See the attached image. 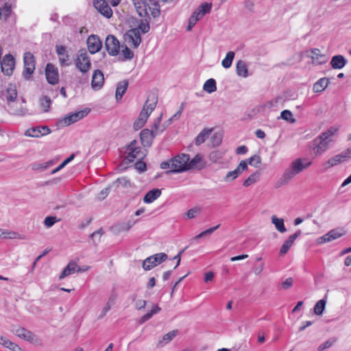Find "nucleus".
<instances>
[{
    "label": "nucleus",
    "mask_w": 351,
    "mask_h": 351,
    "mask_svg": "<svg viewBox=\"0 0 351 351\" xmlns=\"http://www.w3.org/2000/svg\"><path fill=\"white\" fill-rule=\"evenodd\" d=\"M157 103V95L154 93L149 94L138 119L134 123L133 127L135 130H138L144 126L147 119L155 109Z\"/></svg>",
    "instance_id": "f257e3e1"
},
{
    "label": "nucleus",
    "mask_w": 351,
    "mask_h": 351,
    "mask_svg": "<svg viewBox=\"0 0 351 351\" xmlns=\"http://www.w3.org/2000/svg\"><path fill=\"white\" fill-rule=\"evenodd\" d=\"M312 164V162L306 158H298L294 160L289 167L285 171L281 180L283 183H287L296 175L307 169Z\"/></svg>",
    "instance_id": "f03ea898"
},
{
    "label": "nucleus",
    "mask_w": 351,
    "mask_h": 351,
    "mask_svg": "<svg viewBox=\"0 0 351 351\" xmlns=\"http://www.w3.org/2000/svg\"><path fill=\"white\" fill-rule=\"evenodd\" d=\"M161 118L162 115L154 121L152 130L144 129L141 132L140 138L144 146H151L154 138L165 130L164 126L160 125Z\"/></svg>",
    "instance_id": "7ed1b4c3"
},
{
    "label": "nucleus",
    "mask_w": 351,
    "mask_h": 351,
    "mask_svg": "<svg viewBox=\"0 0 351 351\" xmlns=\"http://www.w3.org/2000/svg\"><path fill=\"white\" fill-rule=\"evenodd\" d=\"M189 155L186 154H180L171 159L173 165H171V170L167 171L169 173H180L188 171V160Z\"/></svg>",
    "instance_id": "20e7f679"
},
{
    "label": "nucleus",
    "mask_w": 351,
    "mask_h": 351,
    "mask_svg": "<svg viewBox=\"0 0 351 351\" xmlns=\"http://www.w3.org/2000/svg\"><path fill=\"white\" fill-rule=\"evenodd\" d=\"M125 154H127V159L130 162H133L135 159L141 160L145 156L142 148L138 146V143L136 140L132 141L128 146Z\"/></svg>",
    "instance_id": "39448f33"
},
{
    "label": "nucleus",
    "mask_w": 351,
    "mask_h": 351,
    "mask_svg": "<svg viewBox=\"0 0 351 351\" xmlns=\"http://www.w3.org/2000/svg\"><path fill=\"white\" fill-rule=\"evenodd\" d=\"M167 258V254L164 252L155 254L144 260L143 263V268L146 271H149L154 267L165 262Z\"/></svg>",
    "instance_id": "423d86ee"
},
{
    "label": "nucleus",
    "mask_w": 351,
    "mask_h": 351,
    "mask_svg": "<svg viewBox=\"0 0 351 351\" xmlns=\"http://www.w3.org/2000/svg\"><path fill=\"white\" fill-rule=\"evenodd\" d=\"M24 71L23 76L25 79L29 80L35 71V58L30 52H25L23 54Z\"/></svg>",
    "instance_id": "0eeeda50"
},
{
    "label": "nucleus",
    "mask_w": 351,
    "mask_h": 351,
    "mask_svg": "<svg viewBox=\"0 0 351 351\" xmlns=\"http://www.w3.org/2000/svg\"><path fill=\"white\" fill-rule=\"evenodd\" d=\"M75 64L82 73H87L91 67L90 60L86 52L80 53L75 60Z\"/></svg>",
    "instance_id": "6e6552de"
},
{
    "label": "nucleus",
    "mask_w": 351,
    "mask_h": 351,
    "mask_svg": "<svg viewBox=\"0 0 351 351\" xmlns=\"http://www.w3.org/2000/svg\"><path fill=\"white\" fill-rule=\"evenodd\" d=\"M11 331L19 338L27 341L33 343L37 340V336L24 327L13 326Z\"/></svg>",
    "instance_id": "1a4fd4ad"
},
{
    "label": "nucleus",
    "mask_w": 351,
    "mask_h": 351,
    "mask_svg": "<svg viewBox=\"0 0 351 351\" xmlns=\"http://www.w3.org/2000/svg\"><path fill=\"white\" fill-rule=\"evenodd\" d=\"M125 40L133 48H137L142 42L141 33L138 28H132L125 34Z\"/></svg>",
    "instance_id": "9d476101"
},
{
    "label": "nucleus",
    "mask_w": 351,
    "mask_h": 351,
    "mask_svg": "<svg viewBox=\"0 0 351 351\" xmlns=\"http://www.w3.org/2000/svg\"><path fill=\"white\" fill-rule=\"evenodd\" d=\"M345 234V232L342 229L335 228L330 230L324 235L319 237L317 239L318 244H323L325 243L330 242L333 240L337 239Z\"/></svg>",
    "instance_id": "9b49d317"
},
{
    "label": "nucleus",
    "mask_w": 351,
    "mask_h": 351,
    "mask_svg": "<svg viewBox=\"0 0 351 351\" xmlns=\"http://www.w3.org/2000/svg\"><path fill=\"white\" fill-rule=\"evenodd\" d=\"M106 48L112 56H117L120 50V43L118 39L113 35H108L106 39Z\"/></svg>",
    "instance_id": "f8f14e48"
},
{
    "label": "nucleus",
    "mask_w": 351,
    "mask_h": 351,
    "mask_svg": "<svg viewBox=\"0 0 351 351\" xmlns=\"http://www.w3.org/2000/svg\"><path fill=\"white\" fill-rule=\"evenodd\" d=\"M15 67V59L10 53L5 55L1 61V71L8 75L10 76L13 73Z\"/></svg>",
    "instance_id": "ddd939ff"
},
{
    "label": "nucleus",
    "mask_w": 351,
    "mask_h": 351,
    "mask_svg": "<svg viewBox=\"0 0 351 351\" xmlns=\"http://www.w3.org/2000/svg\"><path fill=\"white\" fill-rule=\"evenodd\" d=\"M88 113V111L86 110H80L78 112H75L71 114H67L64 119L60 121V123L62 126H68L71 125L72 123L78 121L79 120L83 119L86 117Z\"/></svg>",
    "instance_id": "4468645a"
},
{
    "label": "nucleus",
    "mask_w": 351,
    "mask_h": 351,
    "mask_svg": "<svg viewBox=\"0 0 351 351\" xmlns=\"http://www.w3.org/2000/svg\"><path fill=\"white\" fill-rule=\"evenodd\" d=\"M247 163L246 160H241L237 168L227 173L224 178L225 182H232L237 178L244 171L247 170Z\"/></svg>",
    "instance_id": "2eb2a0df"
},
{
    "label": "nucleus",
    "mask_w": 351,
    "mask_h": 351,
    "mask_svg": "<svg viewBox=\"0 0 351 351\" xmlns=\"http://www.w3.org/2000/svg\"><path fill=\"white\" fill-rule=\"evenodd\" d=\"M45 75L47 82L55 85L58 83L59 73L58 69L52 64L48 63L45 68Z\"/></svg>",
    "instance_id": "dca6fc26"
},
{
    "label": "nucleus",
    "mask_w": 351,
    "mask_h": 351,
    "mask_svg": "<svg viewBox=\"0 0 351 351\" xmlns=\"http://www.w3.org/2000/svg\"><path fill=\"white\" fill-rule=\"evenodd\" d=\"M94 7L97 10L107 19L112 16V10L106 0H94Z\"/></svg>",
    "instance_id": "f3484780"
},
{
    "label": "nucleus",
    "mask_w": 351,
    "mask_h": 351,
    "mask_svg": "<svg viewBox=\"0 0 351 351\" xmlns=\"http://www.w3.org/2000/svg\"><path fill=\"white\" fill-rule=\"evenodd\" d=\"M330 143L319 136L315 138L312 142V148L316 156L322 155L329 147Z\"/></svg>",
    "instance_id": "a211bd4d"
},
{
    "label": "nucleus",
    "mask_w": 351,
    "mask_h": 351,
    "mask_svg": "<svg viewBox=\"0 0 351 351\" xmlns=\"http://www.w3.org/2000/svg\"><path fill=\"white\" fill-rule=\"evenodd\" d=\"M86 43L88 51L92 54L98 52L102 46V43L99 36L94 34L88 36Z\"/></svg>",
    "instance_id": "6ab92c4d"
},
{
    "label": "nucleus",
    "mask_w": 351,
    "mask_h": 351,
    "mask_svg": "<svg viewBox=\"0 0 351 351\" xmlns=\"http://www.w3.org/2000/svg\"><path fill=\"white\" fill-rule=\"evenodd\" d=\"M350 150L347 149L346 151L343 152L332 157L326 162V165H327V166L326 167V168H329L335 166L339 163L346 161L348 158L350 157Z\"/></svg>",
    "instance_id": "aec40b11"
},
{
    "label": "nucleus",
    "mask_w": 351,
    "mask_h": 351,
    "mask_svg": "<svg viewBox=\"0 0 351 351\" xmlns=\"http://www.w3.org/2000/svg\"><path fill=\"white\" fill-rule=\"evenodd\" d=\"M301 234H302L301 230H298L294 234L290 235L289 237V238L286 241H285L282 245L281 246V247L279 250V255L284 256L285 254H286L288 252V251L289 250V249L291 248V247L294 243L296 239L298 237H300L301 235Z\"/></svg>",
    "instance_id": "412c9836"
},
{
    "label": "nucleus",
    "mask_w": 351,
    "mask_h": 351,
    "mask_svg": "<svg viewBox=\"0 0 351 351\" xmlns=\"http://www.w3.org/2000/svg\"><path fill=\"white\" fill-rule=\"evenodd\" d=\"M104 77L101 71L97 69L94 71L92 77L91 86L95 90L101 89L104 85Z\"/></svg>",
    "instance_id": "4be33fe9"
},
{
    "label": "nucleus",
    "mask_w": 351,
    "mask_h": 351,
    "mask_svg": "<svg viewBox=\"0 0 351 351\" xmlns=\"http://www.w3.org/2000/svg\"><path fill=\"white\" fill-rule=\"evenodd\" d=\"M56 51L59 56V62L61 66H67L71 64L70 56L66 53V48L64 46H56Z\"/></svg>",
    "instance_id": "5701e85b"
},
{
    "label": "nucleus",
    "mask_w": 351,
    "mask_h": 351,
    "mask_svg": "<svg viewBox=\"0 0 351 351\" xmlns=\"http://www.w3.org/2000/svg\"><path fill=\"white\" fill-rule=\"evenodd\" d=\"M188 170L198 169H202L205 167V162L203 156L200 154H196L193 159L188 160Z\"/></svg>",
    "instance_id": "b1692460"
},
{
    "label": "nucleus",
    "mask_w": 351,
    "mask_h": 351,
    "mask_svg": "<svg viewBox=\"0 0 351 351\" xmlns=\"http://www.w3.org/2000/svg\"><path fill=\"white\" fill-rule=\"evenodd\" d=\"M82 271H86V269L82 270L76 263L71 261L67 265V266L64 269L62 272L60 274L59 279L62 280L69 276V275L75 273V271L80 272Z\"/></svg>",
    "instance_id": "393cba45"
},
{
    "label": "nucleus",
    "mask_w": 351,
    "mask_h": 351,
    "mask_svg": "<svg viewBox=\"0 0 351 351\" xmlns=\"http://www.w3.org/2000/svg\"><path fill=\"white\" fill-rule=\"evenodd\" d=\"M307 53V56L312 60L313 64H321L326 62L325 56L320 53V50L319 49H312Z\"/></svg>",
    "instance_id": "a878e982"
},
{
    "label": "nucleus",
    "mask_w": 351,
    "mask_h": 351,
    "mask_svg": "<svg viewBox=\"0 0 351 351\" xmlns=\"http://www.w3.org/2000/svg\"><path fill=\"white\" fill-rule=\"evenodd\" d=\"M134 5L138 14L140 16H146L148 15V5L143 0H134Z\"/></svg>",
    "instance_id": "bb28decb"
},
{
    "label": "nucleus",
    "mask_w": 351,
    "mask_h": 351,
    "mask_svg": "<svg viewBox=\"0 0 351 351\" xmlns=\"http://www.w3.org/2000/svg\"><path fill=\"white\" fill-rule=\"evenodd\" d=\"M347 63V60L341 55L334 56L330 61L332 68L335 69H341L343 68Z\"/></svg>",
    "instance_id": "cd10ccee"
},
{
    "label": "nucleus",
    "mask_w": 351,
    "mask_h": 351,
    "mask_svg": "<svg viewBox=\"0 0 351 351\" xmlns=\"http://www.w3.org/2000/svg\"><path fill=\"white\" fill-rule=\"evenodd\" d=\"M0 344L3 347L10 349L11 351H23L21 347L13 341H11L5 337L0 335Z\"/></svg>",
    "instance_id": "c85d7f7f"
},
{
    "label": "nucleus",
    "mask_w": 351,
    "mask_h": 351,
    "mask_svg": "<svg viewBox=\"0 0 351 351\" xmlns=\"http://www.w3.org/2000/svg\"><path fill=\"white\" fill-rule=\"evenodd\" d=\"M161 195V191L158 189H154L149 191L143 197L145 203L150 204L158 199Z\"/></svg>",
    "instance_id": "c756f323"
},
{
    "label": "nucleus",
    "mask_w": 351,
    "mask_h": 351,
    "mask_svg": "<svg viewBox=\"0 0 351 351\" xmlns=\"http://www.w3.org/2000/svg\"><path fill=\"white\" fill-rule=\"evenodd\" d=\"M177 333L178 330H174L165 334L162 337V340L158 341V342L156 344V347L158 348H162L165 345L170 342L177 335Z\"/></svg>",
    "instance_id": "7c9ffc66"
},
{
    "label": "nucleus",
    "mask_w": 351,
    "mask_h": 351,
    "mask_svg": "<svg viewBox=\"0 0 351 351\" xmlns=\"http://www.w3.org/2000/svg\"><path fill=\"white\" fill-rule=\"evenodd\" d=\"M328 83L329 81L327 78H321L314 84L313 90L315 93H321L326 88Z\"/></svg>",
    "instance_id": "2f4dec72"
},
{
    "label": "nucleus",
    "mask_w": 351,
    "mask_h": 351,
    "mask_svg": "<svg viewBox=\"0 0 351 351\" xmlns=\"http://www.w3.org/2000/svg\"><path fill=\"white\" fill-rule=\"evenodd\" d=\"M236 73L239 76L247 77L248 76V69L244 61L239 60L236 65Z\"/></svg>",
    "instance_id": "473e14b6"
},
{
    "label": "nucleus",
    "mask_w": 351,
    "mask_h": 351,
    "mask_svg": "<svg viewBox=\"0 0 351 351\" xmlns=\"http://www.w3.org/2000/svg\"><path fill=\"white\" fill-rule=\"evenodd\" d=\"M5 97L8 102H11L15 101L17 97V91L15 86L10 84L5 94Z\"/></svg>",
    "instance_id": "72a5a7b5"
},
{
    "label": "nucleus",
    "mask_w": 351,
    "mask_h": 351,
    "mask_svg": "<svg viewBox=\"0 0 351 351\" xmlns=\"http://www.w3.org/2000/svg\"><path fill=\"white\" fill-rule=\"evenodd\" d=\"M272 223L275 226L276 229L280 233L285 232L287 229L285 226L284 220L282 218H278L273 215L271 218Z\"/></svg>",
    "instance_id": "f704fd0d"
},
{
    "label": "nucleus",
    "mask_w": 351,
    "mask_h": 351,
    "mask_svg": "<svg viewBox=\"0 0 351 351\" xmlns=\"http://www.w3.org/2000/svg\"><path fill=\"white\" fill-rule=\"evenodd\" d=\"M128 83L127 81H121L117 84L116 90V98L121 99L128 88Z\"/></svg>",
    "instance_id": "c9c22d12"
},
{
    "label": "nucleus",
    "mask_w": 351,
    "mask_h": 351,
    "mask_svg": "<svg viewBox=\"0 0 351 351\" xmlns=\"http://www.w3.org/2000/svg\"><path fill=\"white\" fill-rule=\"evenodd\" d=\"M212 129H204L195 138V144L200 145L204 143L208 138L209 134L211 133Z\"/></svg>",
    "instance_id": "e433bc0d"
},
{
    "label": "nucleus",
    "mask_w": 351,
    "mask_h": 351,
    "mask_svg": "<svg viewBox=\"0 0 351 351\" xmlns=\"http://www.w3.org/2000/svg\"><path fill=\"white\" fill-rule=\"evenodd\" d=\"M202 18L199 12L195 10L189 19V24L186 29L191 31L197 22Z\"/></svg>",
    "instance_id": "4c0bfd02"
},
{
    "label": "nucleus",
    "mask_w": 351,
    "mask_h": 351,
    "mask_svg": "<svg viewBox=\"0 0 351 351\" xmlns=\"http://www.w3.org/2000/svg\"><path fill=\"white\" fill-rule=\"evenodd\" d=\"M161 308L158 305L153 306L152 310L147 313L145 315H144L139 320V324H142L144 322H147V320L150 319L152 316L155 314H157L160 311Z\"/></svg>",
    "instance_id": "58836bf2"
},
{
    "label": "nucleus",
    "mask_w": 351,
    "mask_h": 351,
    "mask_svg": "<svg viewBox=\"0 0 351 351\" xmlns=\"http://www.w3.org/2000/svg\"><path fill=\"white\" fill-rule=\"evenodd\" d=\"M203 89L208 93H212L216 91V81L213 78L206 80L203 86Z\"/></svg>",
    "instance_id": "ea45409f"
},
{
    "label": "nucleus",
    "mask_w": 351,
    "mask_h": 351,
    "mask_svg": "<svg viewBox=\"0 0 351 351\" xmlns=\"http://www.w3.org/2000/svg\"><path fill=\"white\" fill-rule=\"evenodd\" d=\"M259 177L260 173L258 171H256L252 173L247 179L244 180L243 183V186L245 187L251 186L259 180Z\"/></svg>",
    "instance_id": "a19ab883"
},
{
    "label": "nucleus",
    "mask_w": 351,
    "mask_h": 351,
    "mask_svg": "<svg viewBox=\"0 0 351 351\" xmlns=\"http://www.w3.org/2000/svg\"><path fill=\"white\" fill-rule=\"evenodd\" d=\"M337 132V128L335 127H331L328 129L326 132H323L320 136H319L322 139L325 140L328 143H330L332 141L331 137Z\"/></svg>",
    "instance_id": "79ce46f5"
},
{
    "label": "nucleus",
    "mask_w": 351,
    "mask_h": 351,
    "mask_svg": "<svg viewBox=\"0 0 351 351\" xmlns=\"http://www.w3.org/2000/svg\"><path fill=\"white\" fill-rule=\"evenodd\" d=\"M337 132V128L335 127H331L328 129L326 132H323L320 136H319L322 139L325 140L328 143H330L332 141L331 137Z\"/></svg>",
    "instance_id": "37998d69"
},
{
    "label": "nucleus",
    "mask_w": 351,
    "mask_h": 351,
    "mask_svg": "<svg viewBox=\"0 0 351 351\" xmlns=\"http://www.w3.org/2000/svg\"><path fill=\"white\" fill-rule=\"evenodd\" d=\"M234 55V52L232 51L226 53L225 58L221 62V64L225 69H228L231 66Z\"/></svg>",
    "instance_id": "c03bdc74"
},
{
    "label": "nucleus",
    "mask_w": 351,
    "mask_h": 351,
    "mask_svg": "<svg viewBox=\"0 0 351 351\" xmlns=\"http://www.w3.org/2000/svg\"><path fill=\"white\" fill-rule=\"evenodd\" d=\"M326 300L325 299L319 300L314 306V313L317 315H321L325 309Z\"/></svg>",
    "instance_id": "a18cd8bd"
},
{
    "label": "nucleus",
    "mask_w": 351,
    "mask_h": 351,
    "mask_svg": "<svg viewBox=\"0 0 351 351\" xmlns=\"http://www.w3.org/2000/svg\"><path fill=\"white\" fill-rule=\"evenodd\" d=\"M337 341V339L335 337H332L328 339L327 341L321 343L317 347V351H324L326 349L331 348Z\"/></svg>",
    "instance_id": "49530a36"
},
{
    "label": "nucleus",
    "mask_w": 351,
    "mask_h": 351,
    "mask_svg": "<svg viewBox=\"0 0 351 351\" xmlns=\"http://www.w3.org/2000/svg\"><path fill=\"white\" fill-rule=\"evenodd\" d=\"M213 4L211 3H203L196 10L199 12L203 17L205 14L209 13L212 9Z\"/></svg>",
    "instance_id": "de8ad7c7"
},
{
    "label": "nucleus",
    "mask_w": 351,
    "mask_h": 351,
    "mask_svg": "<svg viewBox=\"0 0 351 351\" xmlns=\"http://www.w3.org/2000/svg\"><path fill=\"white\" fill-rule=\"evenodd\" d=\"M136 28L138 29L140 32L147 33L150 29L149 23L147 19H141Z\"/></svg>",
    "instance_id": "09e8293b"
},
{
    "label": "nucleus",
    "mask_w": 351,
    "mask_h": 351,
    "mask_svg": "<svg viewBox=\"0 0 351 351\" xmlns=\"http://www.w3.org/2000/svg\"><path fill=\"white\" fill-rule=\"evenodd\" d=\"M51 104V100L48 96H43L40 99V104L43 112H48Z\"/></svg>",
    "instance_id": "8fccbe9b"
},
{
    "label": "nucleus",
    "mask_w": 351,
    "mask_h": 351,
    "mask_svg": "<svg viewBox=\"0 0 351 351\" xmlns=\"http://www.w3.org/2000/svg\"><path fill=\"white\" fill-rule=\"evenodd\" d=\"M25 136L38 138L42 136V131L40 127L32 128L25 131Z\"/></svg>",
    "instance_id": "3c124183"
},
{
    "label": "nucleus",
    "mask_w": 351,
    "mask_h": 351,
    "mask_svg": "<svg viewBox=\"0 0 351 351\" xmlns=\"http://www.w3.org/2000/svg\"><path fill=\"white\" fill-rule=\"evenodd\" d=\"M121 56L123 57L121 61L130 60L134 57V52L127 46L121 50Z\"/></svg>",
    "instance_id": "603ef678"
},
{
    "label": "nucleus",
    "mask_w": 351,
    "mask_h": 351,
    "mask_svg": "<svg viewBox=\"0 0 351 351\" xmlns=\"http://www.w3.org/2000/svg\"><path fill=\"white\" fill-rule=\"evenodd\" d=\"M220 226V224H218L215 226H213L212 228H210L202 232H200L199 234L196 235L193 239L194 240H196V239H200V238H202L204 237H206V236H208V235H210L213 232H214L216 230H217Z\"/></svg>",
    "instance_id": "864d4df0"
},
{
    "label": "nucleus",
    "mask_w": 351,
    "mask_h": 351,
    "mask_svg": "<svg viewBox=\"0 0 351 351\" xmlns=\"http://www.w3.org/2000/svg\"><path fill=\"white\" fill-rule=\"evenodd\" d=\"M136 223V221L130 219L127 222H124L119 225V231H128Z\"/></svg>",
    "instance_id": "5fc2aeb1"
},
{
    "label": "nucleus",
    "mask_w": 351,
    "mask_h": 351,
    "mask_svg": "<svg viewBox=\"0 0 351 351\" xmlns=\"http://www.w3.org/2000/svg\"><path fill=\"white\" fill-rule=\"evenodd\" d=\"M54 160H50L43 164H35L32 169L34 170H45L53 165L55 163Z\"/></svg>",
    "instance_id": "6e6d98bb"
},
{
    "label": "nucleus",
    "mask_w": 351,
    "mask_h": 351,
    "mask_svg": "<svg viewBox=\"0 0 351 351\" xmlns=\"http://www.w3.org/2000/svg\"><path fill=\"white\" fill-rule=\"evenodd\" d=\"M280 118L290 123H295V119L293 118L292 112L289 110H282L280 113Z\"/></svg>",
    "instance_id": "4d7b16f0"
},
{
    "label": "nucleus",
    "mask_w": 351,
    "mask_h": 351,
    "mask_svg": "<svg viewBox=\"0 0 351 351\" xmlns=\"http://www.w3.org/2000/svg\"><path fill=\"white\" fill-rule=\"evenodd\" d=\"M147 7L151 13V15L154 18H156L160 15V10L159 5L157 3H152L151 5H148Z\"/></svg>",
    "instance_id": "13d9d810"
},
{
    "label": "nucleus",
    "mask_w": 351,
    "mask_h": 351,
    "mask_svg": "<svg viewBox=\"0 0 351 351\" xmlns=\"http://www.w3.org/2000/svg\"><path fill=\"white\" fill-rule=\"evenodd\" d=\"M2 10V16L4 17L5 20H7L12 14V7L11 5L5 3L4 6L1 8Z\"/></svg>",
    "instance_id": "bf43d9fd"
},
{
    "label": "nucleus",
    "mask_w": 351,
    "mask_h": 351,
    "mask_svg": "<svg viewBox=\"0 0 351 351\" xmlns=\"http://www.w3.org/2000/svg\"><path fill=\"white\" fill-rule=\"evenodd\" d=\"M60 220L55 216H47L44 220V224L47 228H51Z\"/></svg>",
    "instance_id": "052dcab7"
},
{
    "label": "nucleus",
    "mask_w": 351,
    "mask_h": 351,
    "mask_svg": "<svg viewBox=\"0 0 351 351\" xmlns=\"http://www.w3.org/2000/svg\"><path fill=\"white\" fill-rule=\"evenodd\" d=\"M7 233H8L7 239H21V240L25 239V236L24 234H19L17 232L10 231V230H8Z\"/></svg>",
    "instance_id": "680f3d73"
},
{
    "label": "nucleus",
    "mask_w": 351,
    "mask_h": 351,
    "mask_svg": "<svg viewBox=\"0 0 351 351\" xmlns=\"http://www.w3.org/2000/svg\"><path fill=\"white\" fill-rule=\"evenodd\" d=\"M247 161V163L254 166L255 167H257L261 162V160L259 156L258 155H254L252 157H250Z\"/></svg>",
    "instance_id": "e2e57ef3"
},
{
    "label": "nucleus",
    "mask_w": 351,
    "mask_h": 351,
    "mask_svg": "<svg viewBox=\"0 0 351 351\" xmlns=\"http://www.w3.org/2000/svg\"><path fill=\"white\" fill-rule=\"evenodd\" d=\"M200 211H201L200 208L194 207V208L189 210L188 212L186 213V215L189 219H193L197 215V214H199L200 213Z\"/></svg>",
    "instance_id": "0e129e2a"
},
{
    "label": "nucleus",
    "mask_w": 351,
    "mask_h": 351,
    "mask_svg": "<svg viewBox=\"0 0 351 351\" xmlns=\"http://www.w3.org/2000/svg\"><path fill=\"white\" fill-rule=\"evenodd\" d=\"M282 101V97H277L274 98V99L269 101L267 104V106L268 108H273V107H277L278 104Z\"/></svg>",
    "instance_id": "69168bd1"
},
{
    "label": "nucleus",
    "mask_w": 351,
    "mask_h": 351,
    "mask_svg": "<svg viewBox=\"0 0 351 351\" xmlns=\"http://www.w3.org/2000/svg\"><path fill=\"white\" fill-rule=\"evenodd\" d=\"M293 280L292 278H288L285 279V280L282 282V286L283 289H287L290 288L293 285Z\"/></svg>",
    "instance_id": "338daca9"
},
{
    "label": "nucleus",
    "mask_w": 351,
    "mask_h": 351,
    "mask_svg": "<svg viewBox=\"0 0 351 351\" xmlns=\"http://www.w3.org/2000/svg\"><path fill=\"white\" fill-rule=\"evenodd\" d=\"M135 167L140 172H143L146 170V165L142 161H138L135 164Z\"/></svg>",
    "instance_id": "774afa93"
}]
</instances>
